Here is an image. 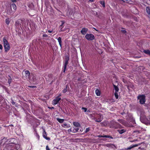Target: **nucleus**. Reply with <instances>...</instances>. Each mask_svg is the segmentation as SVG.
Here are the masks:
<instances>
[{"mask_svg":"<svg viewBox=\"0 0 150 150\" xmlns=\"http://www.w3.org/2000/svg\"><path fill=\"white\" fill-rule=\"evenodd\" d=\"M3 150H22L20 145L18 144L10 142Z\"/></svg>","mask_w":150,"mask_h":150,"instance_id":"nucleus-1","label":"nucleus"},{"mask_svg":"<svg viewBox=\"0 0 150 150\" xmlns=\"http://www.w3.org/2000/svg\"><path fill=\"white\" fill-rule=\"evenodd\" d=\"M110 127L113 129H121L123 128L122 126L119 123L117 122L114 120H112L110 122Z\"/></svg>","mask_w":150,"mask_h":150,"instance_id":"nucleus-2","label":"nucleus"},{"mask_svg":"<svg viewBox=\"0 0 150 150\" xmlns=\"http://www.w3.org/2000/svg\"><path fill=\"white\" fill-rule=\"evenodd\" d=\"M3 44L4 48V51L5 52H7L9 51L10 49V45L6 39V37H4L3 39Z\"/></svg>","mask_w":150,"mask_h":150,"instance_id":"nucleus-3","label":"nucleus"},{"mask_svg":"<svg viewBox=\"0 0 150 150\" xmlns=\"http://www.w3.org/2000/svg\"><path fill=\"white\" fill-rule=\"evenodd\" d=\"M94 116L93 117V118L96 122H100L102 120L103 116L101 114H97L95 113L94 114Z\"/></svg>","mask_w":150,"mask_h":150,"instance_id":"nucleus-4","label":"nucleus"},{"mask_svg":"<svg viewBox=\"0 0 150 150\" xmlns=\"http://www.w3.org/2000/svg\"><path fill=\"white\" fill-rule=\"evenodd\" d=\"M70 57L69 55H66L65 57V62L64 64V66L63 67V71L64 73L65 72L67 65L68 64V61Z\"/></svg>","mask_w":150,"mask_h":150,"instance_id":"nucleus-5","label":"nucleus"},{"mask_svg":"<svg viewBox=\"0 0 150 150\" xmlns=\"http://www.w3.org/2000/svg\"><path fill=\"white\" fill-rule=\"evenodd\" d=\"M146 96L145 95H140L137 97L138 99L139 100V103L141 104H144L146 102Z\"/></svg>","mask_w":150,"mask_h":150,"instance_id":"nucleus-6","label":"nucleus"},{"mask_svg":"<svg viewBox=\"0 0 150 150\" xmlns=\"http://www.w3.org/2000/svg\"><path fill=\"white\" fill-rule=\"evenodd\" d=\"M85 37L88 41L93 40L95 39L94 35L92 34H87L85 35Z\"/></svg>","mask_w":150,"mask_h":150,"instance_id":"nucleus-7","label":"nucleus"},{"mask_svg":"<svg viewBox=\"0 0 150 150\" xmlns=\"http://www.w3.org/2000/svg\"><path fill=\"white\" fill-rule=\"evenodd\" d=\"M142 144H143V145H144V146H146V145L144 144V143H139L138 144H135L134 145H132L130 146H129V147H128L127 148H125V150H130L134 147H135L136 146H138Z\"/></svg>","mask_w":150,"mask_h":150,"instance_id":"nucleus-8","label":"nucleus"},{"mask_svg":"<svg viewBox=\"0 0 150 150\" xmlns=\"http://www.w3.org/2000/svg\"><path fill=\"white\" fill-rule=\"evenodd\" d=\"M2 139L1 140V143L3 144H7V142H11V141H10L9 139H7V138L5 137H2Z\"/></svg>","mask_w":150,"mask_h":150,"instance_id":"nucleus-9","label":"nucleus"},{"mask_svg":"<svg viewBox=\"0 0 150 150\" xmlns=\"http://www.w3.org/2000/svg\"><path fill=\"white\" fill-rule=\"evenodd\" d=\"M61 99V98H60L59 97H56L52 101V104L53 105H55L57 104L59 101Z\"/></svg>","mask_w":150,"mask_h":150,"instance_id":"nucleus-10","label":"nucleus"},{"mask_svg":"<svg viewBox=\"0 0 150 150\" xmlns=\"http://www.w3.org/2000/svg\"><path fill=\"white\" fill-rule=\"evenodd\" d=\"M88 30V29L87 28H82L81 32L82 35H85L86 34Z\"/></svg>","mask_w":150,"mask_h":150,"instance_id":"nucleus-11","label":"nucleus"},{"mask_svg":"<svg viewBox=\"0 0 150 150\" xmlns=\"http://www.w3.org/2000/svg\"><path fill=\"white\" fill-rule=\"evenodd\" d=\"M146 10L147 16L150 18V7L147 6L146 7Z\"/></svg>","mask_w":150,"mask_h":150,"instance_id":"nucleus-12","label":"nucleus"},{"mask_svg":"<svg viewBox=\"0 0 150 150\" xmlns=\"http://www.w3.org/2000/svg\"><path fill=\"white\" fill-rule=\"evenodd\" d=\"M43 137L47 140H50V138L49 137H47V134L46 132L44 130V131L42 133Z\"/></svg>","mask_w":150,"mask_h":150,"instance_id":"nucleus-13","label":"nucleus"},{"mask_svg":"<svg viewBox=\"0 0 150 150\" xmlns=\"http://www.w3.org/2000/svg\"><path fill=\"white\" fill-rule=\"evenodd\" d=\"M21 20L19 19L17 20L15 23V26L17 28H18L21 25Z\"/></svg>","mask_w":150,"mask_h":150,"instance_id":"nucleus-14","label":"nucleus"},{"mask_svg":"<svg viewBox=\"0 0 150 150\" xmlns=\"http://www.w3.org/2000/svg\"><path fill=\"white\" fill-rule=\"evenodd\" d=\"M58 41L59 43V44L61 48H62V38L60 37H59L57 38Z\"/></svg>","mask_w":150,"mask_h":150,"instance_id":"nucleus-15","label":"nucleus"},{"mask_svg":"<svg viewBox=\"0 0 150 150\" xmlns=\"http://www.w3.org/2000/svg\"><path fill=\"white\" fill-rule=\"evenodd\" d=\"M126 129H119L117 130V131L120 134H122L126 131Z\"/></svg>","mask_w":150,"mask_h":150,"instance_id":"nucleus-16","label":"nucleus"},{"mask_svg":"<svg viewBox=\"0 0 150 150\" xmlns=\"http://www.w3.org/2000/svg\"><path fill=\"white\" fill-rule=\"evenodd\" d=\"M105 146L107 147L112 148L115 146V145L111 144H105Z\"/></svg>","mask_w":150,"mask_h":150,"instance_id":"nucleus-17","label":"nucleus"},{"mask_svg":"<svg viewBox=\"0 0 150 150\" xmlns=\"http://www.w3.org/2000/svg\"><path fill=\"white\" fill-rule=\"evenodd\" d=\"M25 73L26 76V77H28V78L29 79L30 76V72L28 70H26L25 71Z\"/></svg>","mask_w":150,"mask_h":150,"instance_id":"nucleus-18","label":"nucleus"},{"mask_svg":"<svg viewBox=\"0 0 150 150\" xmlns=\"http://www.w3.org/2000/svg\"><path fill=\"white\" fill-rule=\"evenodd\" d=\"M117 121L123 125H125V121L123 119H118Z\"/></svg>","mask_w":150,"mask_h":150,"instance_id":"nucleus-19","label":"nucleus"},{"mask_svg":"<svg viewBox=\"0 0 150 150\" xmlns=\"http://www.w3.org/2000/svg\"><path fill=\"white\" fill-rule=\"evenodd\" d=\"M113 86L114 88V90L115 91V92H117L119 90V89L117 86H116L114 84H113Z\"/></svg>","mask_w":150,"mask_h":150,"instance_id":"nucleus-20","label":"nucleus"},{"mask_svg":"<svg viewBox=\"0 0 150 150\" xmlns=\"http://www.w3.org/2000/svg\"><path fill=\"white\" fill-rule=\"evenodd\" d=\"M10 20L9 18H7L5 20L6 23L8 25L10 23Z\"/></svg>","mask_w":150,"mask_h":150,"instance_id":"nucleus-21","label":"nucleus"},{"mask_svg":"<svg viewBox=\"0 0 150 150\" xmlns=\"http://www.w3.org/2000/svg\"><path fill=\"white\" fill-rule=\"evenodd\" d=\"M95 93L96 95L98 96H100V92L98 89H96V90Z\"/></svg>","mask_w":150,"mask_h":150,"instance_id":"nucleus-22","label":"nucleus"},{"mask_svg":"<svg viewBox=\"0 0 150 150\" xmlns=\"http://www.w3.org/2000/svg\"><path fill=\"white\" fill-rule=\"evenodd\" d=\"M57 120L60 123H63L64 121V119H61L59 118H57Z\"/></svg>","mask_w":150,"mask_h":150,"instance_id":"nucleus-23","label":"nucleus"},{"mask_svg":"<svg viewBox=\"0 0 150 150\" xmlns=\"http://www.w3.org/2000/svg\"><path fill=\"white\" fill-rule=\"evenodd\" d=\"M27 122L29 123L32 124L33 123L32 122V118H27Z\"/></svg>","mask_w":150,"mask_h":150,"instance_id":"nucleus-24","label":"nucleus"},{"mask_svg":"<svg viewBox=\"0 0 150 150\" xmlns=\"http://www.w3.org/2000/svg\"><path fill=\"white\" fill-rule=\"evenodd\" d=\"M144 52L146 54H148L150 56V51L149 50H144Z\"/></svg>","mask_w":150,"mask_h":150,"instance_id":"nucleus-25","label":"nucleus"},{"mask_svg":"<svg viewBox=\"0 0 150 150\" xmlns=\"http://www.w3.org/2000/svg\"><path fill=\"white\" fill-rule=\"evenodd\" d=\"M3 86L2 85L0 86V93L1 94L3 91Z\"/></svg>","mask_w":150,"mask_h":150,"instance_id":"nucleus-26","label":"nucleus"},{"mask_svg":"<svg viewBox=\"0 0 150 150\" xmlns=\"http://www.w3.org/2000/svg\"><path fill=\"white\" fill-rule=\"evenodd\" d=\"M100 4L102 5L103 7H105V2L104 1H100Z\"/></svg>","mask_w":150,"mask_h":150,"instance_id":"nucleus-27","label":"nucleus"},{"mask_svg":"<svg viewBox=\"0 0 150 150\" xmlns=\"http://www.w3.org/2000/svg\"><path fill=\"white\" fill-rule=\"evenodd\" d=\"M73 125L76 127H78L80 125L79 124L78 122H73Z\"/></svg>","mask_w":150,"mask_h":150,"instance_id":"nucleus-28","label":"nucleus"},{"mask_svg":"<svg viewBox=\"0 0 150 150\" xmlns=\"http://www.w3.org/2000/svg\"><path fill=\"white\" fill-rule=\"evenodd\" d=\"M68 86L67 85L66 86V88H64L62 91V93H65L67 91V89Z\"/></svg>","mask_w":150,"mask_h":150,"instance_id":"nucleus-29","label":"nucleus"},{"mask_svg":"<svg viewBox=\"0 0 150 150\" xmlns=\"http://www.w3.org/2000/svg\"><path fill=\"white\" fill-rule=\"evenodd\" d=\"M11 103L13 105H15L16 106H17V104H16V102H14V101H13V100L11 99Z\"/></svg>","mask_w":150,"mask_h":150,"instance_id":"nucleus-30","label":"nucleus"},{"mask_svg":"<svg viewBox=\"0 0 150 150\" xmlns=\"http://www.w3.org/2000/svg\"><path fill=\"white\" fill-rule=\"evenodd\" d=\"M11 6H12L14 10H16V6L14 4H11Z\"/></svg>","mask_w":150,"mask_h":150,"instance_id":"nucleus-31","label":"nucleus"},{"mask_svg":"<svg viewBox=\"0 0 150 150\" xmlns=\"http://www.w3.org/2000/svg\"><path fill=\"white\" fill-rule=\"evenodd\" d=\"M114 95L115 98L116 99H118V93H117V92H115Z\"/></svg>","mask_w":150,"mask_h":150,"instance_id":"nucleus-32","label":"nucleus"},{"mask_svg":"<svg viewBox=\"0 0 150 150\" xmlns=\"http://www.w3.org/2000/svg\"><path fill=\"white\" fill-rule=\"evenodd\" d=\"M90 130V129L89 127H88V128H86V130L84 132V133H86L87 132H89Z\"/></svg>","mask_w":150,"mask_h":150,"instance_id":"nucleus-33","label":"nucleus"},{"mask_svg":"<svg viewBox=\"0 0 150 150\" xmlns=\"http://www.w3.org/2000/svg\"><path fill=\"white\" fill-rule=\"evenodd\" d=\"M9 10H7V12L8 13H11V6L9 7Z\"/></svg>","mask_w":150,"mask_h":150,"instance_id":"nucleus-34","label":"nucleus"},{"mask_svg":"<svg viewBox=\"0 0 150 150\" xmlns=\"http://www.w3.org/2000/svg\"><path fill=\"white\" fill-rule=\"evenodd\" d=\"M138 149H140L141 150H146V149L145 148L142 147L141 146L139 147H138Z\"/></svg>","mask_w":150,"mask_h":150,"instance_id":"nucleus-35","label":"nucleus"},{"mask_svg":"<svg viewBox=\"0 0 150 150\" xmlns=\"http://www.w3.org/2000/svg\"><path fill=\"white\" fill-rule=\"evenodd\" d=\"M36 79L35 76H33V81H35L36 80Z\"/></svg>","mask_w":150,"mask_h":150,"instance_id":"nucleus-36","label":"nucleus"},{"mask_svg":"<svg viewBox=\"0 0 150 150\" xmlns=\"http://www.w3.org/2000/svg\"><path fill=\"white\" fill-rule=\"evenodd\" d=\"M36 136L37 138V139H38V140H39L40 139V136H39V135L37 133H36Z\"/></svg>","mask_w":150,"mask_h":150,"instance_id":"nucleus-37","label":"nucleus"},{"mask_svg":"<svg viewBox=\"0 0 150 150\" xmlns=\"http://www.w3.org/2000/svg\"><path fill=\"white\" fill-rule=\"evenodd\" d=\"M42 37L43 38H47L48 37V35L45 34H44L43 35Z\"/></svg>","mask_w":150,"mask_h":150,"instance_id":"nucleus-38","label":"nucleus"},{"mask_svg":"<svg viewBox=\"0 0 150 150\" xmlns=\"http://www.w3.org/2000/svg\"><path fill=\"white\" fill-rule=\"evenodd\" d=\"M82 110H84V111L85 112H86L87 111V108H85L82 107Z\"/></svg>","mask_w":150,"mask_h":150,"instance_id":"nucleus-39","label":"nucleus"},{"mask_svg":"<svg viewBox=\"0 0 150 150\" xmlns=\"http://www.w3.org/2000/svg\"><path fill=\"white\" fill-rule=\"evenodd\" d=\"M46 150H50L48 145L46 146Z\"/></svg>","mask_w":150,"mask_h":150,"instance_id":"nucleus-40","label":"nucleus"},{"mask_svg":"<svg viewBox=\"0 0 150 150\" xmlns=\"http://www.w3.org/2000/svg\"><path fill=\"white\" fill-rule=\"evenodd\" d=\"M74 129L75 130L76 132H77L79 130V128L78 127H76L74 128Z\"/></svg>","mask_w":150,"mask_h":150,"instance_id":"nucleus-41","label":"nucleus"},{"mask_svg":"<svg viewBox=\"0 0 150 150\" xmlns=\"http://www.w3.org/2000/svg\"><path fill=\"white\" fill-rule=\"evenodd\" d=\"M121 31L122 33H125L127 32L125 30H122Z\"/></svg>","mask_w":150,"mask_h":150,"instance_id":"nucleus-42","label":"nucleus"},{"mask_svg":"<svg viewBox=\"0 0 150 150\" xmlns=\"http://www.w3.org/2000/svg\"><path fill=\"white\" fill-rule=\"evenodd\" d=\"M3 49V47L2 45L0 44V49L2 50Z\"/></svg>","mask_w":150,"mask_h":150,"instance_id":"nucleus-43","label":"nucleus"},{"mask_svg":"<svg viewBox=\"0 0 150 150\" xmlns=\"http://www.w3.org/2000/svg\"><path fill=\"white\" fill-rule=\"evenodd\" d=\"M30 88H35L36 87L35 86H29Z\"/></svg>","mask_w":150,"mask_h":150,"instance_id":"nucleus-44","label":"nucleus"},{"mask_svg":"<svg viewBox=\"0 0 150 150\" xmlns=\"http://www.w3.org/2000/svg\"><path fill=\"white\" fill-rule=\"evenodd\" d=\"M98 137H104V135H98Z\"/></svg>","mask_w":150,"mask_h":150,"instance_id":"nucleus-45","label":"nucleus"},{"mask_svg":"<svg viewBox=\"0 0 150 150\" xmlns=\"http://www.w3.org/2000/svg\"><path fill=\"white\" fill-rule=\"evenodd\" d=\"M3 100V97L1 95H0V102Z\"/></svg>","mask_w":150,"mask_h":150,"instance_id":"nucleus-46","label":"nucleus"},{"mask_svg":"<svg viewBox=\"0 0 150 150\" xmlns=\"http://www.w3.org/2000/svg\"><path fill=\"white\" fill-rule=\"evenodd\" d=\"M109 135H104V137L108 138L109 137Z\"/></svg>","mask_w":150,"mask_h":150,"instance_id":"nucleus-47","label":"nucleus"},{"mask_svg":"<svg viewBox=\"0 0 150 150\" xmlns=\"http://www.w3.org/2000/svg\"><path fill=\"white\" fill-rule=\"evenodd\" d=\"M17 1V0H11V1L13 2H16Z\"/></svg>","mask_w":150,"mask_h":150,"instance_id":"nucleus-48","label":"nucleus"},{"mask_svg":"<svg viewBox=\"0 0 150 150\" xmlns=\"http://www.w3.org/2000/svg\"><path fill=\"white\" fill-rule=\"evenodd\" d=\"M48 108H49L51 109H54V107H48Z\"/></svg>","mask_w":150,"mask_h":150,"instance_id":"nucleus-49","label":"nucleus"},{"mask_svg":"<svg viewBox=\"0 0 150 150\" xmlns=\"http://www.w3.org/2000/svg\"><path fill=\"white\" fill-rule=\"evenodd\" d=\"M11 82V80L8 79V83H9V84H10Z\"/></svg>","mask_w":150,"mask_h":150,"instance_id":"nucleus-50","label":"nucleus"},{"mask_svg":"<svg viewBox=\"0 0 150 150\" xmlns=\"http://www.w3.org/2000/svg\"><path fill=\"white\" fill-rule=\"evenodd\" d=\"M48 32L49 33H51L53 32V31H52V30H48Z\"/></svg>","mask_w":150,"mask_h":150,"instance_id":"nucleus-51","label":"nucleus"},{"mask_svg":"<svg viewBox=\"0 0 150 150\" xmlns=\"http://www.w3.org/2000/svg\"><path fill=\"white\" fill-rule=\"evenodd\" d=\"M108 137H108V138H110V139H113V137H112V136H110L109 135Z\"/></svg>","mask_w":150,"mask_h":150,"instance_id":"nucleus-52","label":"nucleus"},{"mask_svg":"<svg viewBox=\"0 0 150 150\" xmlns=\"http://www.w3.org/2000/svg\"><path fill=\"white\" fill-rule=\"evenodd\" d=\"M89 1L91 2H94V0H89Z\"/></svg>","mask_w":150,"mask_h":150,"instance_id":"nucleus-53","label":"nucleus"},{"mask_svg":"<svg viewBox=\"0 0 150 150\" xmlns=\"http://www.w3.org/2000/svg\"><path fill=\"white\" fill-rule=\"evenodd\" d=\"M63 125L64 126H66L67 125V124L66 123H64Z\"/></svg>","mask_w":150,"mask_h":150,"instance_id":"nucleus-54","label":"nucleus"},{"mask_svg":"<svg viewBox=\"0 0 150 150\" xmlns=\"http://www.w3.org/2000/svg\"><path fill=\"white\" fill-rule=\"evenodd\" d=\"M148 124H150V120H148V122L147 123Z\"/></svg>","mask_w":150,"mask_h":150,"instance_id":"nucleus-55","label":"nucleus"},{"mask_svg":"<svg viewBox=\"0 0 150 150\" xmlns=\"http://www.w3.org/2000/svg\"><path fill=\"white\" fill-rule=\"evenodd\" d=\"M2 129V127L1 126H0V131H1V130Z\"/></svg>","mask_w":150,"mask_h":150,"instance_id":"nucleus-56","label":"nucleus"},{"mask_svg":"<svg viewBox=\"0 0 150 150\" xmlns=\"http://www.w3.org/2000/svg\"><path fill=\"white\" fill-rule=\"evenodd\" d=\"M80 78H78V81H80Z\"/></svg>","mask_w":150,"mask_h":150,"instance_id":"nucleus-57","label":"nucleus"},{"mask_svg":"<svg viewBox=\"0 0 150 150\" xmlns=\"http://www.w3.org/2000/svg\"><path fill=\"white\" fill-rule=\"evenodd\" d=\"M18 1H21V0H17Z\"/></svg>","mask_w":150,"mask_h":150,"instance_id":"nucleus-58","label":"nucleus"},{"mask_svg":"<svg viewBox=\"0 0 150 150\" xmlns=\"http://www.w3.org/2000/svg\"><path fill=\"white\" fill-rule=\"evenodd\" d=\"M12 139V140H13V139Z\"/></svg>","mask_w":150,"mask_h":150,"instance_id":"nucleus-59","label":"nucleus"}]
</instances>
